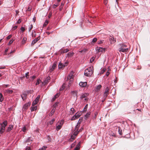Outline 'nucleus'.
Instances as JSON below:
<instances>
[{
    "label": "nucleus",
    "mask_w": 150,
    "mask_h": 150,
    "mask_svg": "<svg viewBox=\"0 0 150 150\" xmlns=\"http://www.w3.org/2000/svg\"><path fill=\"white\" fill-rule=\"evenodd\" d=\"M93 67L92 66L86 69L84 71V75L87 76H90L93 73Z\"/></svg>",
    "instance_id": "1"
},
{
    "label": "nucleus",
    "mask_w": 150,
    "mask_h": 150,
    "mask_svg": "<svg viewBox=\"0 0 150 150\" xmlns=\"http://www.w3.org/2000/svg\"><path fill=\"white\" fill-rule=\"evenodd\" d=\"M8 122L6 120H5L2 123H0L1 126V129H0V133L1 134L3 133L4 132L6 127L7 125Z\"/></svg>",
    "instance_id": "2"
},
{
    "label": "nucleus",
    "mask_w": 150,
    "mask_h": 150,
    "mask_svg": "<svg viewBox=\"0 0 150 150\" xmlns=\"http://www.w3.org/2000/svg\"><path fill=\"white\" fill-rule=\"evenodd\" d=\"M73 72H71L69 75L67 77V80H70L69 81V83H72L74 78Z\"/></svg>",
    "instance_id": "3"
},
{
    "label": "nucleus",
    "mask_w": 150,
    "mask_h": 150,
    "mask_svg": "<svg viewBox=\"0 0 150 150\" xmlns=\"http://www.w3.org/2000/svg\"><path fill=\"white\" fill-rule=\"evenodd\" d=\"M110 89L108 87H107L105 89V92L104 93V96L103 98L104 99H105L106 98L107 96H108L109 94V91Z\"/></svg>",
    "instance_id": "4"
},
{
    "label": "nucleus",
    "mask_w": 150,
    "mask_h": 150,
    "mask_svg": "<svg viewBox=\"0 0 150 150\" xmlns=\"http://www.w3.org/2000/svg\"><path fill=\"white\" fill-rule=\"evenodd\" d=\"M57 63L56 62H54L53 65L52 66L50 67L49 68V72L51 73L52 72L54 69L56 67Z\"/></svg>",
    "instance_id": "5"
},
{
    "label": "nucleus",
    "mask_w": 150,
    "mask_h": 150,
    "mask_svg": "<svg viewBox=\"0 0 150 150\" xmlns=\"http://www.w3.org/2000/svg\"><path fill=\"white\" fill-rule=\"evenodd\" d=\"M128 49L121 47L119 49V51L120 52H125L128 51Z\"/></svg>",
    "instance_id": "6"
},
{
    "label": "nucleus",
    "mask_w": 150,
    "mask_h": 150,
    "mask_svg": "<svg viewBox=\"0 0 150 150\" xmlns=\"http://www.w3.org/2000/svg\"><path fill=\"white\" fill-rule=\"evenodd\" d=\"M50 79V77L48 76L47 77L43 82L42 83L44 85L47 84L48 83Z\"/></svg>",
    "instance_id": "7"
},
{
    "label": "nucleus",
    "mask_w": 150,
    "mask_h": 150,
    "mask_svg": "<svg viewBox=\"0 0 150 150\" xmlns=\"http://www.w3.org/2000/svg\"><path fill=\"white\" fill-rule=\"evenodd\" d=\"M30 102H28L27 103L25 104L23 107V109L24 110H26L28 107L30 106Z\"/></svg>",
    "instance_id": "8"
},
{
    "label": "nucleus",
    "mask_w": 150,
    "mask_h": 150,
    "mask_svg": "<svg viewBox=\"0 0 150 150\" xmlns=\"http://www.w3.org/2000/svg\"><path fill=\"white\" fill-rule=\"evenodd\" d=\"M96 49L98 50V52H105V48L102 47H97Z\"/></svg>",
    "instance_id": "9"
},
{
    "label": "nucleus",
    "mask_w": 150,
    "mask_h": 150,
    "mask_svg": "<svg viewBox=\"0 0 150 150\" xmlns=\"http://www.w3.org/2000/svg\"><path fill=\"white\" fill-rule=\"evenodd\" d=\"M63 123V122H60L59 123V125L56 127V130L58 131L61 128Z\"/></svg>",
    "instance_id": "10"
},
{
    "label": "nucleus",
    "mask_w": 150,
    "mask_h": 150,
    "mask_svg": "<svg viewBox=\"0 0 150 150\" xmlns=\"http://www.w3.org/2000/svg\"><path fill=\"white\" fill-rule=\"evenodd\" d=\"M87 85L86 82H81L79 83V86L81 87H86Z\"/></svg>",
    "instance_id": "11"
},
{
    "label": "nucleus",
    "mask_w": 150,
    "mask_h": 150,
    "mask_svg": "<svg viewBox=\"0 0 150 150\" xmlns=\"http://www.w3.org/2000/svg\"><path fill=\"white\" fill-rule=\"evenodd\" d=\"M69 51V50L67 49H62L60 50L59 52H60L61 54H62L64 53H67Z\"/></svg>",
    "instance_id": "12"
},
{
    "label": "nucleus",
    "mask_w": 150,
    "mask_h": 150,
    "mask_svg": "<svg viewBox=\"0 0 150 150\" xmlns=\"http://www.w3.org/2000/svg\"><path fill=\"white\" fill-rule=\"evenodd\" d=\"M87 96H88V94L87 93H85V94H83L81 95V99H83V98H85V99H84L85 101H87L88 100V99H87V98H86Z\"/></svg>",
    "instance_id": "13"
},
{
    "label": "nucleus",
    "mask_w": 150,
    "mask_h": 150,
    "mask_svg": "<svg viewBox=\"0 0 150 150\" xmlns=\"http://www.w3.org/2000/svg\"><path fill=\"white\" fill-rule=\"evenodd\" d=\"M40 39V38L38 37V38H35V40H34L31 43V45L32 46L35 44L39 39Z\"/></svg>",
    "instance_id": "14"
},
{
    "label": "nucleus",
    "mask_w": 150,
    "mask_h": 150,
    "mask_svg": "<svg viewBox=\"0 0 150 150\" xmlns=\"http://www.w3.org/2000/svg\"><path fill=\"white\" fill-rule=\"evenodd\" d=\"M81 122V120L80 121V122H78L77 123L76 125V126L75 129V130H78V129L80 126V124Z\"/></svg>",
    "instance_id": "15"
},
{
    "label": "nucleus",
    "mask_w": 150,
    "mask_h": 150,
    "mask_svg": "<svg viewBox=\"0 0 150 150\" xmlns=\"http://www.w3.org/2000/svg\"><path fill=\"white\" fill-rule=\"evenodd\" d=\"M109 40L110 41V42L111 44L113 43H115V42H116V40H114V38L111 36H110V37Z\"/></svg>",
    "instance_id": "16"
},
{
    "label": "nucleus",
    "mask_w": 150,
    "mask_h": 150,
    "mask_svg": "<svg viewBox=\"0 0 150 150\" xmlns=\"http://www.w3.org/2000/svg\"><path fill=\"white\" fill-rule=\"evenodd\" d=\"M21 97L23 100H25L27 98V94L26 93H23L21 95Z\"/></svg>",
    "instance_id": "17"
},
{
    "label": "nucleus",
    "mask_w": 150,
    "mask_h": 150,
    "mask_svg": "<svg viewBox=\"0 0 150 150\" xmlns=\"http://www.w3.org/2000/svg\"><path fill=\"white\" fill-rule=\"evenodd\" d=\"M76 136L74 135L73 134H71V138L70 139V140L71 142H72L74 140L76 137Z\"/></svg>",
    "instance_id": "18"
},
{
    "label": "nucleus",
    "mask_w": 150,
    "mask_h": 150,
    "mask_svg": "<svg viewBox=\"0 0 150 150\" xmlns=\"http://www.w3.org/2000/svg\"><path fill=\"white\" fill-rule=\"evenodd\" d=\"M59 94L58 93H57L56 95H55L54 97L52 98V101H54L59 96Z\"/></svg>",
    "instance_id": "19"
},
{
    "label": "nucleus",
    "mask_w": 150,
    "mask_h": 150,
    "mask_svg": "<svg viewBox=\"0 0 150 150\" xmlns=\"http://www.w3.org/2000/svg\"><path fill=\"white\" fill-rule=\"evenodd\" d=\"M71 93L74 97H77V91H72L71 92Z\"/></svg>",
    "instance_id": "20"
},
{
    "label": "nucleus",
    "mask_w": 150,
    "mask_h": 150,
    "mask_svg": "<svg viewBox=\"0 0 150 150\" xmlns=\"http://www.w3.org/2000/svg\"><path fill=\"white\" fill-rule=\"evenodd\" d=\"M81 115V112H77L74 115L75 117V118H76V119L78 118L79 117H80Z\"/></svg>",
    "instance_id": "21"
},
{
    "label": "nucleus",
    "mask_w": 150,
    "mask_h": 150,
    "mask_svg": "<svg viewBox=\"0 0 150 150\" xmlns=\"http://www.w3.org/2000/svg\"><path fill=\"white\" fill-rule=\"evenodd\" d=\"M65 66V65H63L62 63H59L58 65V68L59 69H60L64 67Z\"/></svg>",
    "instance_id": "22"
},
{
    "label": "nucleus",
    "mask_w": 150,
    "mask_h": 150,
    "mask_svg": "<svg viewBox=\"0 0 150 150\" xmlns=\"http://www.w3.org/2000/svg\"><path fill=\"white\" fill-rule=\"evenodd\" d=\"M13 125H10L7 130V132H9L13 128Z\"/></svg>",
    "instance_id": "23"
},
{
    "label": "nucleus",
    "mask_w": 150,
    "mask_h": 150,
    "mask_svg": "<svg viewBox=\"0 0 150 150\" xmlns=\"http://www.w3.org/2000/svg\"><path fill=\"white\" fill-rule=\"evenodd\" d=\"M91 112H88L86 115H85V119H86L87 118H88V117H89V115L91 114Z\"/></svg>",
    "instance_id": "24"
},
{
    "label": "nucleus",
    "mask_w": 150,
    "mask_h": 150,
    "mask_svg": "<svg viewBox=\"0 0 150 150\" xmlns=\"http://www.w3.org/2000/svg\"><path fill=\"white\" fill-rule=\"evenodd\" d=\"M27 40V38L25 37H24L23 38L22 41V44L24 45L26 41Z\"/></svg>",
    "instance_id": "25"
},
{
    "label": "nucleus",
    "mask_w": 150,
    "mask_h": 150,
    "mask_svg": "<svg viewBox=\"0 0 150 150\" xmlns=\"http://www.w3.org/2000/svg\"><path fill=\"white\" fill-rule=\"evenodd\" d=\"M102 86L101 85H99L98 86H97V87L96 88V91H98L100 90V88H101Z\"/></svg>",
    "instance_id": "26"
},
{
    "label": "nucleus",
    "mask_w": 150,
    "mask_h": 150,
    "mask_svg": "<svg viewBox=\"0 0 150 150\" xmlns=\"http://www.w3.org/2000/svg\"><path fill=\"white\" fill-rule=\"evenodd\" d=\"M59 102H56L53 105V106L54 107L57 108L59 106Z\"/></svg>",
    "instance_id": "27"
},
{
    "label": "nucleus",
    "mask_w": 150,
    "mask_h": 150,
    "mask_svg": "<svg viewBox=\"0 0 150 150\" xmlns=\"http://www.w3.org/2000/svg\"><path fill=\"white\" fill-rule=\"evenodd\" d=\"M118 132L120 135H122V130L120 127H118Z\"/></svg>",
    "instance_id": "28"
},
{
    "label": "nucleus",
    "mask_w": 150,
    "mask_h": 150,
    "mask_svg": "<svg viewBox=\"0 0 150 150\" xmlns=\"http://www.w3.org/2000/svg\"><path fill=\"white\" fill-rule=\"evenodd\" d=\"M74 132L73 134L76 136L79 133V131L78 130H74Z\"/></svg>",
    "instance_id": "29"
},
{
    "label": "nucleus",
    "mask_w": 150,
    "mask_h": 150,
    "mask_svg": "<svg viewBox=\"0 0 150 150\" xmlns=\"http://www.w3.org/2000/svg\"><path fill=\"white\" fill-rule=\"evenodd\" d=\"M4 98L2 94L0 93V102H2Z\"/></svg>",
    "instance_id": "30"
},
{
    "label": "nucleus",
    "mask_w": 150,
    "mask_h": 150,
    "mask_svg": "<svg viewBox=\"0 0 150 150\" xmlns=\"http://www.w3.org/2000/svg\"><path fill=\"white\" fill-rule=\"evenodd\" d=\"M64 2H62L60 6L59 10L60 11H61L62 9V7L63 6H64Z\"/></svg>",
    "instance_id": "31"
},
{
    "label": "nucleus",
    "mask_w": 150,
    "mask_h": 150,
    "mask_svg": "<svg viewBox=\"0 0 150 150\" xmlns=\"http://www.w3.org/2000/svg\"><path fill=\"white\" fill-rule=\"evenodd\" d=\"M88 50L86 49H84L82 50H81L80 51H79L80 52H81V53H85L86 52L88 51Z\"/></svg>",
    "instance_id": "32"
},
{
    "label": "nucleus",
    "mask_w": 150,
    "mask_h": 150,
    "mask_svg": "<svg viewBox=\"0 0 150 150\" xmlns=\"http://www.w3.org/2000/svg\"><path fill=\"white\" fill-rule=\"evenodd\" d=\"M37 109V107L36 106H34L31 108V111H34L36 110Z\"/></svg>",
    "instance_id": "33"
},
{
    "label": "nucleus",
    "mask_w": 150,
    "mask_h": 150,
    "mask_svg": "<svg viewBox=\"0 0 150 150\" xmlns=\"http://www.w3.org/2000/svg\"><path fill=\"white\" fill-rule=\"evenodd\" d=\"M74 54V53L73 52H69L67 54V56H68L69 57H71L73 56Z\"/></svg>",
    "instance_id": "34"
},
{
    "label": "nucleus",
    "mask_w": 150,
    "mask_h": 150,
    "mask_svg": "<svg viewBox=\"0 0 150 150\" xmlns=\"http://www.w3.org/2000/svg\"><path fill=\"white\" fill-rule=\"evenodd\" d=\"M88 104H87L85 106V107L84 108L83 110V111L84 112H86L87 110V108H88Z\"/></svg>",
    "instance_id": "35"
},
{
    "label": "nucleus",
    "mask_w": 150,
    "mask_h": 150,
    "mask_svg": "<svg viewBox=\"0 0 150 150\" xmlns=\"http://www.w3.org/2000/svg\"><path fill=\"white\" fill-rule=\"evenodd\" d=\"M119 45H120V47H123L124 48H125L127 47V45L125 44H120Z\"/></svg>",
    "instance_id": "36"
},
{
    "label": "nucleus",
    "mask_w": 150,
    "mask_h": 150,
    "mask_svg": "<svg viewBox=\"0 0 150 150\" xmlns=\"http://www.w3.org/2000/svg\"><path fill=\"white\" fill-rule=\"evenodd\" d=\"M47 147L46 146H43L42 148L38 150H45Z\"/></svg>",
    "instance_id": "37"
},
{
    "label": "nucleus",
    "mask_w": 150,
    "mask_h": 150,
    "mask_svg": "<svg viewBox=\"0 0 150 150\" xmlns=\"http://www.w3.org/2000/svg\"><path fill=\"white\" fill-rule=\"evenodd\" d=\"M80 142H79L78 143V144L77 145L76 147L75 148L79 149L80 148Z\"/></svg>",
    "instance_id": "38"
},
{
    "label": "nucleus",
    "mask_w": 150,
    "mask_h": 150,
    "mask_svg": "<svg viewBox=\"0 0 150 150\" xmlns=\"http://www.w3.org/2000/svg\"><path fill=\"white\" fill-rule=\"evenodd\" d=\"M41 81L40 79H38L37 80V82H36L35 85H38L39 84L40 82Z\"/></svg>",
    "instance_id": "39"
},
{
    "label": "nucleus",
    "mask_w": 150,
    "mask_h": 150,
    "mask_svg": "<svg viewBox=\"0 0 150 150\" xmlns=\"http://www.w3.org/2000/svg\"><path fill=\"white\" fill-rule=\"evenodd\" d=\"M6 92L9 93H11L13 92V91L12 90H6Z\"/></svg>",
    "instance_id": "40"
},
{
    "label": "nucleus",
    "mask_w": 150,
    "mask_h": 150,
    "mask_svg": "<svg viewBox=\"0 0 150 150\" xmlns=\"http://www.w3.org/2000/svg\"><path fill=\"white\" fill-rule=\"evenodd\" d=\"M106 69H102L101 71L100 72V74H103L105 72V71Z\"/></svg>",
    "instance_id": "41"
},
{
    "label": "nucleus",
    "mask_w": 150,
    "mask_h": 150,
    "mask_svg": "<svg viewBox=\"0 0 150 150\" xmlns=\"http://www.w3.org/2000/svg\"><path fill=\"white\" fill-rule=\"evenodd\" d=\"M48 21L47 20L45 22V23L43 25V26H45L48 24Z\"/></svg>",
    "instance_id": "42"
},
{
    "label": "nucleus",
    "mask_w": 150,
    "mask_h": 150,
    "mask_svg": "<svg viewBox=\"0 0 150 150\" xmlns=\"http://www.w3.org/2000/svg\"><path fill=\"white\" fill-rule=\"evenodd\" d=\"M98 113L97 112H96L94 113V116L93 117V118L96 119V118L97 116L98 115Z\"/></svg>",
    "instance_id": "43"
},
{
    "label": "nucleus",
    "mask_w": 150,
    "mask_h": 150,
    "mask_svg": "<svg viewBox=\"0 0 150 150\" xmlns=\"http://www.w3.org/2000/svg\"><path fill=\"white\" fill-rule=\"evenodd\" d=\"M65 87V86H64V84H63L62 85V86L61 87V88H60L59 91H61L63 90V89Z\"/></svg>",
    "instance_id": "44"
},
{
    "label": "nucleus",
    "mask_w": 150,
    "mask_h": 150,
    "mask_svg": "<svg viewBox=\"0 0 150 150\" xmlns=\"http://www.w3.org/2000/svg\"><path fill=\"white\" fill-rule=\"evenodd\" d=\"M54 112H55L54 111L51 110L50 114L49 116H52L54 114Z\"/></svg>",
    "instance_id": "45"
},
{
    "label": "nucleus",
    "mask_w": 150,
    "mask_h": 150,
    "mask_svg": "<svg viewBox=\"0 0 150 150\" xmlns=\"http://www.w3.org/2000/svg\"><path fill=\"white\" fill-rule=\"evenodd\" d=\"M97 39L96 38H94L92 41V42L93 43L96 42L97 41Z\"/></svg>",
    "instance_id": "46"
},
{
    "label": "nucleus",
    "mask_w": 150,
    "mask_h": 150,
    "mask_svg": "<svg viewBox=\"0 0 150 150\" xmlns=\"http://www.w3.org/2000/svg\"><path fill=\"white\" fill-rule=\"evenodd\" d=\"M55 121V119L54 118H53V119H52L51 121H50V122H49V123L50 125H52L53 122Z\"/></svg>",
    "instance_id": "47"
},
{
    "label": "nucleus",
    "mask_w": 150,
    "mask_h": 150,
    "mask_svg": "<svg viewBox=\"0 0 150 150\" xmlns=\"http://www.w3.org/2000/svg\"><path fill=\"white\" fill-rule=\"evenodd\" d=\"M104 41L103 40H100V41H98V44H101V43H102Z\"/></svg>",
    "instance_id": "48"
},
{
    "label": "nucleus",
    "mask_w": 150,
    "mask_h": 150,
    "mask_svg": "<svg viewBox=\"0 0 150 150\" xmlns=\"http://www.w3.org/2000/svg\"><path fill=\"white\" fill-rule=\"evenodd\" d=\"M28 74H29L28 72L25 74V76L26 78L27 79L28 78Z\"/></svg>",
    "instance_id": "49"
},
{
    "label": "nucleus",
    "mask_w": 150,
    "mask_h": 150,
    "mask_svg": "<svg viewBox=\"0 0 150 150\" xmlns=\"http://www.w3.org/2000/svg\"><path fill=\"white\" fill-rule=\"evenodd\" d=\"M59 5V4L58 3L57 4H54L53 5V8H55L57 7Z\"/></svg>",
    "instance_id": "50"
},
{
    "label": "nucleus",
    "mask_w": 150,
    "mask_h": 150,
    "mask_svg": "<svg viewBox=\"0 0 150 150\" xmlns=\"http://www.w3.org/2000/svg\"><path fill=\"white\" fill-rule=\"evenodd\" d=\"M71 111L72 112V113L73 114L74 113V109L73 108H72L71 109Z\"/></svg>",
    "instance_id": "51"
},
{
    "label": "nucleus",
    "mask_w": 150,
    "mask_h": 150,
    "mask_svg": "<svg viewBox=\"0 0 150 150\" xmlns=\"http://www.w3.org/2000/svg\"><path fill=\"white\" fill-rule=\"evenodd\" d=\"M94 58L93 57H92L91 59L90 60V62H91L92 63V62H93L94 61Z\"/></svg>",
    "instance_id": "52"
},
{
    "label": "nucleus",
    "mask_w": 150,
    "mask_h": 150,
    "mask_svg": "<svg viewBox=\"0 0 150 150\" xmlns=\"http://www.w3.org/2000/svg\"><path fill=\"white\" fill-rule=\"evenodd\" d=\"M21 30L22 31V32H23L25 30V28L22 27L21 28Z\"/></svg>",
    "instance_id": "53"
},
{
    "label": "nucleus",
    "mask_w": 150,
    "mask_h": 150,
    "mask_svg": "<svg viewBox=\"0 0 150 150\" xmlns=\"http://www.w3.org/2000/svg\"><path fill=\"white\" fill-rule=\"evenodd\" d=\"M26 130V128L25 126H24V127H23V128L22 129V131L24 132H25V131Z\"/></svg>",
    "instance_id": "54"
},
{
    "label": "nucleus",
    "mask_w": 150,
    "mask_h": 150,
    "mask_svg": "<svg viewBox=\"0 0 150 150\" xmlns=\"http://www.w3.org/2000/svg\"><path fill=\"white\" fill-rule=\"evenodd\" d=\"M37 103L35 101H33V103H32V105L33 106H34L36 104H37Z\"/></svg>",
    "instance_id": "55"
},
{
    "label": "nucleus",
    "mask_w": 150,
    "mask_h": 150,
    "mask_svg": "<svg viewBox=\"0 0 150 150\" xmlns=\"http://www.w3.org/2000/svg\"><path fill=\"white\" fill-rule=\"evenodd\" d=\"M13 40H11L9 42V43H8V45H10L11 44H12V43L13 42Z\"/></svg>",
    "instance_id": "56"
},
{
    "label": "nucleus",
    "mask_w": 150,
    "mask_h": 150,
    "mask_svg": "<svg viewBox=\"0 0 150 150\" xmlns=\"http://www.w3.org/2000/svg\"><path fill=\"white\" fill-rule=\"evenodd\" d=\"M17 28V26H15L14 27H13L12 29L13 30H14L16 29Z\"/></svg>",
    "instance_id": "57"
},
{
    "label": "nucleus",
    "mask_w": 150,
    "mask_h": 150,
    "mask_svg": "<svg viewBox=\"0 0 150 150\" xmlns=\"http://www.w3.org/2000/svg\"><path fill=\"white\" fill-rule=\"evenodd\" d=\"M12 37V35H9L7 38V39L8 40L10 39Z\"/></svg>",
    "instance_id": "58"
},
{
    "label": "nucleus",
    "mask_w": 150,
    "mask_h": 150,
    "mask_svg": "<svg viewBox=\"0 0 150 150\" xmlns=\"http://www.w3.org/2000/svg\"><path fill=\"white\" fill-rule=\"evenodd\" d=\"M56 108L55 107H54V106H53V108H52V111H54V112H55V109Z\"/></svg>",
    "instance_id": "59"
},
{
    "label": "nucleus",
    "mask_w": 150,
    "mask_h": 150,
    "mask_svg": "<svg viewBox=\"0 0 150 150\" xmlns=\"http://www.w3.org/2000/svg\"><path fill=\"white\" fill-rule=\"evenodd\" d=\"M32 35L33 37L34 36V37H35V35H36V33L35 32H34L33 33Z\"/></svg>",
    "instance_id": "60"
},
{
    "label": "nucleus",
    "mask_w": 150,
    "mask_h": 150,
    "mask_svg": "<svg viewBox=\"0 0 150 150\" xmlns=\"http://www.w3.org/2000/svg\"><path fill=\"white\" fill-rule=\"evenodd\" d=\"M76 119V118H75V117L74 116H73V117L71 118V120H73L75 119Z\"/></svg>",
    "instance_id": "61"
},
{
    "label": "nucleus",
    "mask_w": 150,
    "mask_h": 150,
    "mask_svg": "<svg viewBox=\"0 0 150 150\" xmlns=\"http://www.w3.org/2000/svg\"><path fill=\"white\" fill-rule=\"evenodd\" d=\"M75 144H74V143L72 144L71 145V148H72L73 147L75 146Z\"/></svg>",
    "instance_id": "62"
},
{
    "label": "nucleus",
    "mask_w": 150,
    "mask_h": 150,
    "mask_svg": "<svg viewBox=\"0 0 150 150\" xmlns=\"http://www.w3.org/2000/svg\"><path fill=\"white\" fill-rule=\"evenodd\" d=\"M33 28V26L32 25H30V28H29V31H30V30L32 29Z\"/></svg>",
    "instance_id": "63"
},
{
    "label": "nucleus",
    "mask_w": 150,
    "mask_h": 150,
    "mask_svg": "<svg viewBox=\"0 0 150 150\" xmlns=\"http://www.w3.org/2000/svg\"><path fill=\"white\" fill-rule=\"evenodd\" d=\"M107 2H108L107 0H104V3L105 4H106L107 3Z\"/></svg>",
    "instance_id": "64"
}]
</instances>
